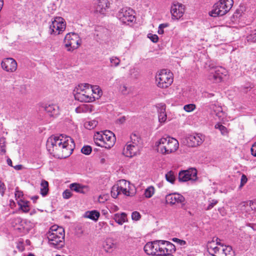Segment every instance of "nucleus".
I'll list each match as a JSON object with an SVG mask.
<instances>
[{
	"mask_svg": "<svg viewBox=\"0 0 256 256\" xmlns=\"http://www.w3.org/2000/svg\"><path fill=\"white\" fill-rule=\"evenodd\" d=\"M74 147L73 139L64 134L52 136L46 142V148L49 152L54 157L60 159L68 157Z\"/></svg>",
	"mask_w": 256,
	"mask_h": 256,
	"instance_id": "f257e3e1",
	"label": "nucleus"
},
{
	"mask_svg": "<svg viewBox=\"0 0 256 256\" xmlns=\"http://www.w3.org/2000/svg\"><path fill=\"white\" fill-rule=\"evenodd\" d=\"M49 244L54 248H62L64 244V230L62 227L52 226L48 232Z\"/></svg>",
	"mask_w": 256,
	"mask_h": 256,
	"instance_id": "f03ea898",
	"label": "nucleus"
},
{
	"mask_svg": "<svg viewBox=\"0 0 256 256\" xmlns=\"http://www.w3.org/2000/svg\"><path fill=\"white\" fill-rule=\"evenodd\" d=\"M158 150L162 154H170L175 152L179 146L178 141L169 136L162 138L156 142Z\"/></svg>",
	"mask_w": 256,
	"mask_h": 256,
	"instance_id": "7ed1b4c3",
	"label": "nucleus"
},
{
	"mask_svg": "<svg viewBox=\"0 0 256 256\" xmlns=\"http://www.w3.org/2000/svg\"><path fill=\"white\" fill-rule=\"evenodd\" d=\"M94 139L96 146L106 148H111L116 141L114 134L110 130L97 132L94 134Z\"/></svg>",
	"mask_w": 256,
	"mask_h": 256,
	"instance_id": "20e7f679",
	"label": "nucleus"
},
{
	"mask_svg": "<svg viewBox=\"0 0 256 256\" xmlns=\"http://www.w3.org/2000/svg\"><path fill=\"white\" fill-rule=\"evenodd\" d=\"M74 92L75 99L80 102H90L96 99V97L92 96L90 85L88 84H79Z\"/></svg>",
	"mask_w": 256,
	"mask_h": 256,
	"instance_id": "39448f33",
	"label": "nucleus"
},
{
	"mask_svg": "<svg viewBox=\"0 0 256 256\" xmlns=\"http://www.w3.org/2000/svg\"><path fill=\"white\" fill-rule=\"evenodd\" d=\"M233 3V0H220L214 5L209 14L213 17L222 16L231 9Z\"/></svg>",
	"mask_w": 256,
	"mask_h": 256,
	"instance_id": "423d86ee",
	"label": "nucleus"
},
{
	"mask_svg": "<svg viewBox=\"0 0 256 256\" xmlns=\"http://www.w3.org/2000/svg\"><path fill=\"white\" fill-rule=\"evenodd\" d=\"M155 78L156 86L161 88H166L170 86L174 80L173 74L166 69L158 72Z\"/></svg>",
	"mask_w": 256,
	"mask_h": 256,
	"instance_id": "0eeeda50",
	"label": "nucleus"
},
{
	"mask_svg": "<svg viewBox=\"0 0 256 256\" xmlns=\"http://www.w3.org/2000/svg\"><path fill=\"white\" fill-rule=\"evenodd\" d=\"M117 18L123 24H129L136 20L134 12L130 8H123L117 14Z\"/></svg>",
	"mask_w": 256,
	"mask_h": 256,
	"instance_id": "6e6552de",
	"label": "nucleus"
},
{
	"mask_svg": "<svg viewBox=\"0 0 256 256\" xmlns=\"http://www.w3.org/2000/svg\"><path fill=\"white\" fill-rule=\"evenodd\" d=\"M64 43L68 51H72L80 44V39L78 34L74 32L68 33L64 38Z\"/></svg>",
	"mask_w": 256,
	"mask_h": 256,
	"instance_id": "1a4fd4ad",
	"label": "nucleus"
},
{
	"mask_svg": "<svg viewBox=\"0 0 256 256\" xmlns=\"http://www.w3.org/2000/svg\"><path fill=\"white\" fill-rule=\"evenodd\" d=\"M66 23L62 17H56L50 26L49 33L50 34L58 35L66 29Z\"/></svg>",
	"mask_w": 256,
	"mask_h": 256,
	"instance_id": "9d476101",
	"label": "nucleus"
},
{
	"mask_svg": "<svg viewBox=\"0 0 256 256\" xmlns=\"http://www.w3.org/2000/svg\"><path fill=\"white\" fill-rule=\"evenodd\" d=\"M226 74L227 71L224 68L216 67L211 70L208 76V79L212 82L218 83L222 82Z\"/></svg>",
	"mask_w": 256,
	"mask_h": 256,
	"instance_id": "9b49d317",
	"label": "nucleus"
},
{
	"mask_svg": "<svg viewBox=\"0 0 256 256\" xmlns=\"http://www.w3.org/2000/svg\"><path fill=\"white\" fill-rule=\"evenodd\" d=\"M226 74L227 71L224 68L216 67L211 70L208 76V79L212 82L218 83L222 82Z\"/></svg>",
	"mask_w": 256,
	"mask_h": 256,
	"instance_id": "f8f14e48",
	"label": "nucleus"
},
{
	"mask_svg": "<svg viewBox=\"0 0 256 256\" xmlns=\"http://www.w3.org/2000/svg\"><path fill=\"white\" fill-rule=\"evenodd\" d=\"M161 240L148 242L144 246V250L148 255H161Z\"/></svg>",
	"mask_w": 256,
	"mask_h": 256,
	"instance_id": "ddd939ff",
	"label": "nucleus"
},
{
	"mask_svg": "<svg viewBox=\"0 0 256 256\" xmlns=\"http://www.w3.org/2000/svg\"><path fill=\"white\" fill-rule=\"evenodd\" d=\"M197 178V170L196 168H190L188 170H182L179 172L178 180L185 182L188 180H195Z\"/></svg>",
	"mask_w": 256,
	"mask_h": 256,
	"instance_id": "4468645a",
	"label": "nucleus"
},
{
	"mask_svg": "<svg viewBox=\"0 0 256 256\" xmlns=\"http://www.w3.org/2000/svg\"><path fill=\"white\" fill-rule=\"evenodd\" d=\"M184 12V6L183 4L178 2L173 4L170 9L172 18L178 20L183 16Z\"/></svg>",
	"mask_w": 256,
	"mask_h": 256,
	"instance_id": "2eb2a0df",
	"label": "nucleus"
},
{
	"mask_svg": "<svg viewBox=\"0 0 256 256\" xmlns=\"http://www.w3.org/2000/svg\"><path fill=\"white\" fill-rule=\"evenodd\" d=\"M204 140V136L200 134L190 135L186 138V144L190 147H195L201 144Z\"/></svg>",
	"mask_w": 256,
	"mask_h": 256,
	"instance_id": "dca6fc26",
	"label": "nucleus"
},
{
	"mask_svg": "<svg viewBox=\"0 0 256 256\" xmlns=\"http://www.w3.org/2000/svg\"><path fill=\"white\" fill-rule=\"evenodd\" d=\"M214 249L216 251L213 256H234V252L230 246H224L220 243L218 248Z\"/></svg>",
	"mask_w": 256,
	"mask_h": 256,
	"instance_id": "f3484780",
	"label": "nucleus"
},
{
	"mask_svg": "<svg viewBox=\"0 0 256 256\" xmlns=\"http://www.w3.org/2000/svg\"><path fill=\"white\" fill-rule=\"evenodd\" d=\"M166 200L167 204L174 205L176 203L182 204L185 200V198L180 194L172 193L166 196Z\"/></svg>",
	"mask_w": 256,
	"mask_h": 256,
	"instance_id": "a211bd4d",
	"label": "nucleus"
},
{
	"mask_svg": "<svg viewBox=\"0 0 256 256\" xmlns=\"http://www.w3.org/2000/svg\"><path fill=\"white\" fill-rule=\"evenodd\" d=\"M2 68L7 72H14L17 68V63L12 58H6L1 64Z\"/></svg>",
	"mask_w": 256,
	"mask_h": 256,
	"instance_id": "6ab92c4d",
	"label": "nucleus"
},
{
	"mask_svg": "<svg viewBox=\"0 0 256 256\" xmlns=\"http://www.w3.org/2000/svg\"><path fill=\"white\" fill-rule=\"evenodd\" d=\"M161 255L172 254L176 251L175 246L170 242L161 240Z\"/></svg>",
	"mask_w": 256,
	"mask_h": 256,
	"instance_id": "aec40b11",
	"label": "nucleus"
},
{
	"mask_svg": "<svg viewBox=\"0 0 256 256\" xmlns=\"http://www.w3.org/2000/svg\"><path fill=\"white\" fill-rule=\"evenodd\" d=\"M139 150V146L127 142L123 149V154L127 157L132 158L135 156Z\"/></svg>",
	"mask_w": 256,
	"mask_h": 256,
	"instance_id": "412c9836",
	"label": "nucleus"
},
{
	"mask_svg": "<svg viewBox=\"0 0 256 256\" xmlns=\"http://www.w3.org/2000/svg\"><path fill=\"white\" fill-rule=\"evenodd\" d=\"M158 112V120L160 123L164 122L167 118L166 112V104H158L156 106Z\"/></svg>",
	"mask_w": 256,
	"mask_h": 256,
	"instance_id": "4be33fe9",
	"label": "nucleus"
},
{
	"mask_svg": "<svg viewBox=\"0 0 256 256\" xmlns=\"http://www.w3.org/2000/svg\"><path fill=\"white\" fill-rule=\"evenodd\" d=\"M110 6V3L108 0H98L96 8V11L102 14H104L106 10L109 8Z\"/></svg>",
	"mask_w": 256,
	"mask_h": 256,
	"instance_id": "5701e85b",
	"label": "nucleus"
},
{
	"mask_svg": "<svg viewBox=\"0 0 256 256\" xmlns=\"http://www.w3.org/2000/svg\"><path fill=\"white\" fill-rule=\"evenodd\" d=\"M70 188L72 190L80 194H85L88 190V186L78 183L71 184L70 185Z\"/></svg>",
	"mask_w": 256,
	"mask_h": 256,
	"instance_id": "b1692460",
	"label": "nucleus"
},
{
	"mask_svg": "<svg viewBox=\"0 0 256 256\" xmlns=\"http://www.w3.org/2000/svg\"><path fill=\"white\" fill-rule=\"evenodd\" d=\"M45 111L50 116L56 115L58 113L59 108L56 104H46L44 107Z\"/></svg>",
	"mask_w": 256,
	"mask_h": 256,
	"instance_id": "393cba45",
	"label": "nucleus"
},
{
	"mask_svg": "<svg viewBox=\"0 0 256 256\" xmlns=\"http://www.w3.org/2000/svg\"><path fill=\"white\" fill-rule=\"evenodd\" d=\"M210 108L213 110L214 114L220 120L224 118V112L222 108L220 106L212 104L210 105Z\"/></svg>",
	"mask_w": 256,
	"mask_h": 256,
	"instance_id": "a878e982",
	"label": "nucleus"
},
{
	"mask_svg": "<svg viewBox=\"0 0 256 256\" xmlns=\"http://www.w3.org/2000/svg\"><path fill=\"white\" fill-rule=\"evenodd\" d=\"M103 247L106 252H110L116 248V246L112 238H106L104 241Z\"/></svg>",
	"mask_w": 256,
	"mask_h": 256,
	"instance_id": "bb28decb",
	"label": "nucleus"
},
{
	"mask_svg": "<svg viewBox=\"0 0 256 256\" xmlns=\"http://www.w3.org/2000/svg\"><path fill=\"white\" fill-rule=\"evenodd\" d=\"M114 219L118 224L122 225L127 222V214L124 212L116 214L114 216Z\"/></svg>",
	"mask_w": 256,
	"mask_h": 256,
	"instance_id": "cd10ccee",
	"label": "nucleus"
},
{
	"mask_svg": "<svg viewBox=\"0 0 256 256\" xmlns=\"http://www.w3.org/2000/svg\"><path fill=\"white\" fill-rule=\"evenodd\" d=\"M100 216V213L96 210L87 211L84 214V217L90 218L94 221H97Z\"/></svg>",
	"mask_w": 256,
	"mask_h": 256,
	"instance_id": "c85d7f7f",
	"label": "nucleus"
},
{
	"mask_svg": "<svg viewBox=\"0 0 256 256\" xmlns=\"http://www.w3.org/2000/svg\"><path fill=\"white\" fill-rule=\"evenodd\" d=\"M220 240L216 238V242L215 243L214 241L212 240L209 242L208 244L207 247L208 249V252L212 255L214 256V252L216 251L214 248H217L219 246V244L220 242L218 240Z\"/></svg>",
	"mask_w": 256,
	"mask_h": 256,
	"instance_id": "c756f323",
	"label": "nucleus"
},
{
	"mask_svg": "<svg viewBox=\"0 0 256 256\" xmlns=\"http://www.w3.org/2000/svg\"><path fill=\"white\" fill-rule=\"evenodd\" d=\"M48 192V183L45 180H42L40 184V194L44 196Z\"/></svg>",
	"mask_w": 256,
	"mask_h": 256,
	"instance_id": "7c9ffc66",
	"label": "nucleus"
},
{
	"mask_svg": "<svg viewBox=\"0 0 256 256\" xmlns=\"http://www.w3.org/2000/svg\"><path fill=\"white\" fill-rule=\"evenodd\" d=\"M14 220H15L16 224V223H21L22 226L23 225V223H26V232H28L32 227V224L30 222L27 221L26 220H23L20 218H16L14 219Z\"/></svg>",
	"mask_w": 256,
	"mask_h": 256,
	"instance_id": "2f4dec72",
	"label": "nucleus"
},
{
	"mask_svg": "<svg viewBox=\"0 0 256 256\" xmlns=\"http://www.w3.org/2000/svg\"><path fill=\"white\" fill-rule=\"evenodd\" d=\"M130 141L128 142L138 146V144H140L141 140L140 136L136 133H133L130 135Z\"/></svg>",
	"mask_w": 256,
	"mask_h": 256,
	"instance_id": "473e14b6",
	"label": "nucleus"
},
{
	"mask_svg": "<svg viewBox=\"0 0 256 256\" xmlns=\"http://www.w3.org/2000/svg\"><path fill=\"white\" fill-rule=\"evenodd\" d=\"M165 177L166 180L168 182H170L171 184H174L176 180V176L174 172L172 170H170L166 174Z\"/></svg>",
	"mask_w": 256,
	"mask_h": 256,
	"instance_id": "72a5a7b5",
	"label": "nucleus"
},
{
	"mask_svg": "<svg viewBox=\"0 0 256 256\" xmlns=\"http://www.w3.org/2000/svg\"><path fill=\"white\" fill-rule=\"evenodd\" d=\"M90 88H91L92 94H97V97L96 98H98L102 94V90L99 86H90Z\"/></svg>",
	"mask_w": 256,
	"mask_h": 256,
	"instance_id": "f704fd0d",
	"label": "nucleus"
},
{
	"mask_svg": "<svg viewBox=\"0 0 256 256\" xmlns=\"http://www.w3.org/2000/svg\"><path fill=\"white\" fill-rule=\"evenodd\" d=\"M246 40L249 43H256V30L246 36Z\"/></svg>",
	"mask_w": 256,
	"mask_h": 256,
	"instance_id": "c9c22d12",
	"label": "nucleus"
},
{
	"mask_svg": "<svg viewBox=\"0 0 256 256\" xmlns=\"http://www.w3.org/2000/svg\"><path fill=\"white\" fill-rule=\"evenodd\" d=\"M29 202L24 201L19 204L20 208L24 212H28L30 211Z\"/></svg>",
	"mask_w": 256,
	"mask_h": 256,
	"instance_id": "e433bc0d",
	"label": "nucleus"
},
{
	"mask_svg": "<svg viewBox=\"0 0 256 256\" xmlns=\"http://www.w3.org/2000/svg\"><path fill=\"white\" fill-rule=\"evenodd\" d=\"M154 193V188L152 186H150L146 189L144 196L146 198H151Z\"/></svg>",
	"mask_w": 256,
	"mask_h": 256,
	"instance_id": "4c0bfd02",
	"label": "nucleus"
},
{
	"mask_svg": "<svg viewBox=\"0 0 256 256\" xmlns=\"http://www.w3.org/2000/svg\"><path fill=\"white\" fill-rule=\"evenodd\" d=\"M117 186L126 188V189L130 190V182L126 180H120L116 184Z\"/></svg>",
	"mask_w": 256,
	"mask_h": 256,
	"instance_id": "58836bf2",
	"label": "nucleus"
},
{
	"mask_svg": "<svg viewBox=\"0 0 256 256\" xmlns=\"http://www.w3.org/2000/svg\"><path fill=\"white\" fill-rule=\"evenodd\" d=\"M208 205L205 208L206 210H209L212 209L218 203V200L210 198L208 200Z\"/></svg>",
	"mask_w": 256,
	"mask_h": 256,
	"instance_id": "ea45409f",
	"label": "nucleus"
},
{
	"mask_svg": "<svg viewBox=\"0 0 256 256\" xmlns=\"http://www.w3.org/2000/svg\"><path fill=\"white\" fill-rule=\"evenodd\" d=\"M110 62L111 64V66H118L120 62V60L116 56H112L110 58Z\"/></svg>",
	"mask_w": 256,
	"mask_h": 256,
	"instance_id": "a19ab883",
	"label": "nucleus"
},
{
	"mask_svg": "<svg viewBox=\"0 0 256 256\" xmlns=\"http://www.w3.org/2000/svg\"><path fill=\"white\" fill-rule=\"evenodd\" d=\"M96 124L97 122L94 120L86 122L84 123V127L87 129L92 130L95 128Z\"/></svg>",
	"mask_w": 256,
	"mask_h": 256,
	"instance_id": "79ce46f5",
	"label": "nucleus"
},
{
	"mask_svg": "<svg viewBox=\"0 0 256 256\" xmlns=\"http://www.w3.org/2000/svg\"><path fill=\"white\" fill-rule=\"evenodd\" d=\"M196 108V106L194 104H186L184 106V110L188 112L194 111Z\"/></svg>",
	"mask_w": 256,
	"mask_h": 256,
	"instance_id": "37998d69",
	"label": "nucleus"
},
{
	"mask_svg": "<svg viewBox=\"0 0 256 256\" xmlns=\"http://www.w3.org/2000/svg\"><path fill=\"white\" fill-rule=\"evenodd\" d=\"M118 188V186H117L116 184L112 187L111 190V195L114 198H116L118 195L120 194Z\"/></svg>",
	"mask_w": 256,
	"mask_h": 256,
	"instance_id": "c03bdc74",
	"label": "nucleus"
},
{
	"mask_svg": "<svg viewBox=\"0 0 256 256\" xmlns=\"http://www.w3.org/2000/svg\"><path fill=\"white\" fill-rule=\"evenodd\" d=\"M6 138H0V152L2 154H5L6 150Z\"/></svg>",
	"mask_w": 256,
	"mask_h": 256,
	"instance_id": "a18cd8bd",
	"label": "nucleus"
},
{
	"mask_svg": "<svg viewBox=\"0 0 256 256\" xmlns=\"http://www.w3.org/2000/svg\"><path fill=\"white\" fill-rule=\"evenodd\" d=\"M92 148L91 146L88 145L84 146L81 150V152L86 155L90 154L92 152Z\"/></svg>",
	"mask_w": 256,
	"mask_h": 256,
	"instance_id": "49530a36",
	"label": "nucleus"
},
{
	"mask_svg": "<svg viewBox=\"0 0 256 256\" xmlns=\"http://www.w3.org/2000/svg\"><path fill=\"white\" fill-rule=\"evenodd\" d=\"M214 127L216 129H218L220 131L222 134H224L227 132L226 128L219 123L216 124Z\"/></svg>",
	"mask_w": 256,
	"mask_h": 256,
	"instance_id": "de8ad7c7",
	"label": "nucleus"
},
{
	"mask_svg": "<svg viewBox=\"0 0 256 256\" xmlns=\"http://www.w3.org/2000/svg\"><path fill=\"white\" fill-rule=\"evenodd\" d=\"M118 191H120V194H123L125 196H128L130 195V192L129 189H126V188L119 187L118 188Z\"/></svg>",
	"mask_w": 256,
	"mask_h": 256,
	"instance_id": "09e8293b",
	"label": "nucleus"
},
{
	"mask_svg": "<svg viewBox=\"0 0 256 256\" xmlns=\"http://www.w3.org/2000/svg\"><path fill=\"white\" fill-rule=\"evenodd\" d=\"M148 38H149L152 42H157L158 40V37L156 34H148Z\"/></svg>",
	"mask_w": 256,
	"mask_h": 256,
	"instance_id": "8fccbe9b",
	"label": "nucleus"
},
{
	"mask_svg": "<svg viewBox=\"0 0 256 256\" xmlns=\"http://www.w3.org/2000/svg\"><path fill=\"white\" fill-rule=\"evenodd\" d=\"M71 190L67 189L65 190L62 193V196L64 198L68 199L70 198L72 196Z\"/></svg>",
	"mask_w": 256,
	"mask_h": 256,
	"instance_id": "3c124183",
	"label": "nucleus"
},
{
	"mask_svg": "<svg viewBox=\"0 0 256 256\" xmlns=\"http://www.w3.org/2000/svg\"><path fill=\"white\" fill-rule=\"evenodd\" d=\"M140 214L138 212L135 211L132 214V218L134 220H138L140 218Z\"/></svg>",
	"mask_w": 256,
	"mask_h": 256,
	"instance_id": "603ef678",
	"label": "nucleus"
},
{
	"mask_svg": "<svg viewBox=\"0 0 256 256\" xmlns=\"http://www.w3.org/2000/svg\"><path fill=\"white\" fill-rule=\"evenodd\" d=\"M247 182L248 178L246 176L245 174H242L240 179V187H242Z\"/></svg>",
	"mask_w": 256,
	"mask_h": 256,
	"instance_id": "864d4df0",
	"label": "nucleus"
},
{
	"mask_svg": "<svg viewBox=\"0 0 256 256\" xmlns=\"http://www.w3.org/2000/svg\"><path fill=\"white\" fill-rule=\"evenodd\" d=\"M6 190V186L4 182H0V194L3 196Z\"/></svg>",
	"mask_w": 256,
	"mask_h": 256,
	"instance_id": "5fc2aeb1",
	"label": "nucleus"
},
{
	"mask_svg": "<svg viewBox=\"0 0 256 256\" xmlns=\"http://www.w3.org/2000/svg\"><path fill=\"white\" fill-rule=\"evenodd\" d=\"M120 88L121 92L123 94H126L128 93V88L125 85L120 86Z\"/></svg>",
	"mask_w": 256,
	"mask_h": 256,
	"instance_id": "6e6d98bb",
	"label": "nucleus"
},
{
	"mask_svg": "<svg viewBox=\"0 0 256 256\" xmlns=\"http://www.w3.org/2000/svg\"><path fill=\"white\" fill-rule=\"evenodd\" d=\"M16 248H17L20 251V252H22L23 250H24V246L22 244V242H19L18 244H17V246H16Z\"/></svg>",
	"mask_w": 256,
	"mask_h": 256,
	"instance_id": "4d7b16f0",
	"label": "nucleus"
},
{
	"mask_svg": "<svg viewBox=\"0 0 256 256\" xmlns=\"http://www.w3.org/2000/svg\"><path fill=\"white\" fill-rule=\"evenodd\" d=\"M203 96L206 98H210L214 96V94L212 93H209L208 92H204L202 94Z\"/></svg>",
	"mask_w": 256,
	"mask_h": 256,
	"instance_id": "13d9d810",
	"label": "nucleus"
},
{
	"mask_svg": "<svg viewBox=\"0 0 256 256\" xmlns=\"http://www.w3.org/2000/svg\"><path fill=\"white\" fill-rule=\"evenodd\" d=\"M256 146V142L252 145L251 148V153L252 154L256 157V150H255L254 148Z\"/></svg>",
	"mask_w": 256,
	"mask_h": 256,
	"instance_id": "bf43d9fd",
	"label": "nucleus"
},
{
	"mask_svg": "<svg viewBox=\"0 0 256 256\" xmlns=\"http://www.w3.org/2000/svg\"><path fill=\"white\" fill-rule=\"evenodd\" d=\"M15 196L16 197L20 198L21 196H22V192L20 190H18V188H16L15 192Z\"/></svg>",
	"mask_w": 256,
	"mask_h": 256,
	"instance_id": "052dcab7",
	"label": "nucleus"
},
{
	"mask_svg": "<svg viewBox=\"0 0 256 256\" xmlns=\"http://www.w3.org/2000/svg\"><path fill=\"white\" fill-rule=\"evenodd\" d=\"M246 226L252 228L254 230L256 231V224L248 223L246 224Z\"/></svg>",
	"mask_w": 256,
	"mask_h": 256,
	"instance_id": "680f3d73",
	"label": "nucleus"
},
{
	"mask_svg": "<svg viewBox=\"0 0 256 256\" xmlns=\"http://www.w3.org/2000/svg\"><path fill=\"white\" fill-rule=\"evenodd\" d=\"M159 26L160 28L164 29V28L168 27L169 26V24L168 23H164L160 24Z\"/></svg>",
	"mask_w": 256,
	"mask_h": 256,
	"instance_id": "e2e57ef3",
	"label": "nucleus"
},
{
	"mask_svg": "<svg viewBox=\"0 0 256 256\" xmlns=\"http://www.w3.org/2000/svg\"><path fill=\"white\" fill-rule=\"evenodd\" d=\"M38 196H34L31 198V199L32 200L33 202L34 203L36 202V200L38 198Z\"/></svg>",
	"mask_w": 256,
	"mask_h": 256,
	"instance_id": "0e129e2a",
	"label": "nucleus"
},
{
	"mask_svg": "<svg viewBox=\"0 0 256 256\" xmlns=\"http://www.w3.org/2000/svg\"><path fill=\"white\" fill-rule=\"evenodd\" d=\"M158 34H162L164 33V30L163 28H160V26H158Z\"/></svg>",
	"mask_w": 256,
	"mask_h": 256,
	"instance_id": "69168bd1",
	"label": "nucleus"
},
{
	"mask_svg": "<svg viewBox=\"0 0 256 256\" xmlns=\"http://www.w3.org/2000/svg\"><path fill=\"white\" fill-rule=\"evenodd\" d=\"M7 164L8 166H12V161L10 158H8L7 160Z\"/></svg>",
	"mask_w": 256,
	"mask_h": 256,
	"instance_id": "338daca9",
	"label": "nucleus"
},
{
	"mask_svg": "<svg viewBox=\"0 0 256 256\" xmlns=\"http://www.w3.org/2000/svg\"><path fill=\"white\" fill-rule=\"evenodd\" d=\"M105 200H106V199H104L103 197L101 196H100L98 198V200L100 202H103Z\"/></svg>",
	"mask_w": 256,
	"mask_h": 256,
	"instance_id": "774afa93",
	"label": "nucleus"
}]
</instances>
